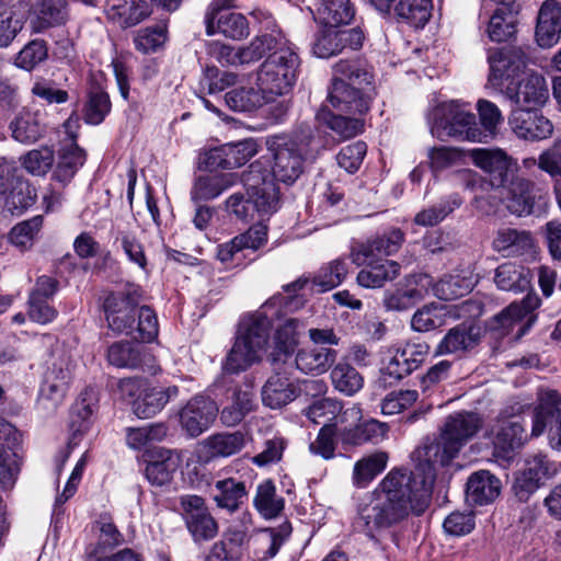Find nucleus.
Masks as SVG:
<instances>
[{
    "label": "nucleus",
    "mask_w": 561,
    "mask_h": 561,
    "mask_svg": "<svg viewBox=\"0 0 561 561\" xmlns=\"http://www.w3.org/2000/svg\"><path fill=\"white\" fill-rule=\"evenodd\" d=\"M481 419L472 412L450 414L439 437L426 443L420 456L424 465L414 471L391 469L357 508L356 525L371 541L404 522L411 514L420 516L428 507L435 481V466H447L481 427Z\"/></svg>",
    "instance_id": "obj_1"
},
{
    "label": "nucleus",
    "mask_w": 561,
    "mask_h": 561,
    "mask_svg": "<svg viewBox=\"0 0 561 561\" xmlns=\"http://www.w3.org/2000/svg\"><path fill=\"white\" fill-rule=\"evenodd\" d=\"M140 299V287L128 285L123 290L111 291L104 299L103 310L113 332L149 343L157 339L159 323L150 307H139Z\"/></svg>",
    "instance_id": "obj_2"
},
{
    "label": "nucleus",
    "mask_w": 561,
    "mask_h": 561,
    "mask_svg": "<svg viewBox=\"0 0 561 561\" xmlns=\"http://www.w3.org/2000/svg\"><path fill=\"white\" fill-rule=\"evenodd\" d=\"M272 322L263 309L244 318L239 327L236 342L224 363L226 373L236 374L260 360L265 348Z\"/></svg>",
    "instance_id": "obj_3"
},
{
    "label": "nucleus",
    "mask_w": 561,
    "mask_h": 561,
    "mask_svg": "<svg viewBox=\"0 0 561 561\" xmlns=\"http://www.w3.org/2000/svg\"><path fill=\"white\" fill-rule=\"evenodd\" d=\"M310 135L300 137L288 135H274L267 138L266 146L273 157V181L294 184L305 170V161L309 156Z\"/></svg>",
    "instance_id": "obj_4"
},
{
    "label": "nucleus",
    "mask_w": 561,
    "mask_h": 561,
    "mask_svg": "<svg viewBox=\"0 0 561 561\" xmlns=\"http://www.w3.org/2000/svg\"><path fill=\"white\" fill-rule=\"evenodd\" d=\"M428 123L432 135L440 140L455 138L461 141L482 142L486 139L476 115L455 101L434 107L428 116Z\"/></svg>",
    "instance_id": "obj_5"
},
{
    "label": "nucleus",
    "mask_w": 561,
    "mask_h": 561,
    "mask_svg": "<svg viewBox=\"0 0 561 561\" xmlns=\"http://www.w3.org/2000/svg\"><path fill=\"white\" fill-rule=\"evenodd\" d=\"M517 162L511 156L499 164L488 176V184L494 190L505 192L506 207L518 217L533 213L536 184L517 174Z\"/></svg>",
    "instance_id": "obj_6"
},
{
    "label": "nucleus",
    "mask_w": 561,
    "mask_h": 561,
    "mask_svg": "<svg viewBox=\"0 0 561 561\" xmlns=\"http://www.w3.org/2000/svg\"><path fill=\"white\" fill-rule=\"evenodd\" d=\"M299 65L298 54L283 41L282 45L261 64L257 70L256 84L273 100L276 96L284 95L294 87Z\"/></svg>",
    "instance_id": "obj_7"
},
{
    "label": "nucleus",
    "mask_w": 561,
    "mask_h": 561,
    "mask_svg": "<svg viewBox=\"0 0 561 561\" xmlns=\"http://www.w3.org/2000/svg\"><path fill=\"white\" fill-rule=\"evenodd\" d=\"M548 432L549 446L561 451V394L557 390H542L533 412L531 437Z\"/></svg>",
    "instance_id": "obj_8"
},
{
    "label": "nucleus",
    "mask_w": 561,
    "mask_h": 561,
    "mask_svg": "<svg viewBox=\"0 0 561 561\" xmlns=\"http://www.w3.org/2000/svg\"><path fill=\"white\" fill-rule=\"evenodd\" d=\"M242 182L250 196L252 210L260 217L271 215L277 209L278 190L270 171L260 161H254L242 174Z\"/></svg>",
    "instance_id": "obj_9"
},
{
    "label": "nucleus",
    "mask_w": 561,
    "mask_h": 561,
    "mask_svg": "<svg viewBox=\"0 0 561 561\" xmlns=\"http://www.w3.org/2000/svg\"><path fill=\"white\" fill-rule=\"evenodd\" d=\"M180 506L185 526L195 542L209 541L217 536L218 523L202 496L182 495Z\"/></svg>",
    "instance_id": "obj_10"
},
{
    "label": "nucleus",
    "mask_w": 561,
    "mask_h": 561,
    "mask_svg": "<svg viewBox=\"0 0 561 561\" xmlns=\"http://www.w3.org/2000/svg\"><path fill=\"white\" fill-rule=\"evenodd\" d=\"M540 306V298L535 293H528L520 302H513L491 322V329L501 335L508 334L517 328L516 339H520L536 321L534 311Z\"/></svg>",
    "instance_id": "obj_11"
},
{
    "label": "nucleus",
    "mask_w": 561,
    "mask_h": 561,
    "mask_svg": "<svg viewBox=\"0 0 561 561\" xmlns=\"http://www.w3.org/2000/svg\"><path fill=\"white\" fill-rule=\"evenodd\" d=\"M364 38V33L359 27L334 30L330 26L316 34L311 50L319 58H330L342 54L347 48L359 49Z\"/></svg>",
    "instance_id": "obj_12"
},
{
    "label": "nucleus",
    "mask_w": 561,
    "mask_h": 561,
    "mask_svg": "<svg viewBox=\"0 0 561 561\" xmlns=\"http://www.w3.org/2000/svg\"><path fill=\"white\" fill-rule=\"evenodd\" d=\"M508 124L517 138L531 142L550 138L554 129L540 108L516 107L511 112Z\"/></svg>",
    "instance_id": "obj_13"
},
{
    "label": "nucleus",
    "mask_w": 561,
    "mask_h": 561,
    "mask_svg": "<svg viewBox=\"0 0 561 561\" xmlns=\"http://www.w3.org/2000/svg\"><path fill=\"white\" fill-rule=\"evenodd\" d=\"M218 412L213 399L195 396L179 412L181 427L190 437H197L210 427Z\"/></svg>",
    "instance_id": "obj_14"
},
{
    "label": "nucleus",
    "mask_w": 561,
    "mask_h": 561,
    "mask_svg": "<svg viewBox=\"0 0 561 561\" xmlns=\"http://www.w3.org/2000/svg\"><path fill=\"white\" fill-rule=\"evenodd\" d=\"M489 82L499 88L504 81L513 79L527 65V56L520 47H503L489 50Z\"/></svg>",
    "instance_id": "obj_15"
},
{
    "label": "nucleus",
    "mask_w": 561,
    "mask_h": 561,
    "mask_svg": "<svg viewBox=\"0 0 561 561\" xmlns=\"http://www.w3.org/2000/svg\"><path fill=\"white\" fill-rule=\"evenodd\" d=\"M373 85L366 87L332 82L328 102L340 112L363 115L369 110L373 100Z\"/></svg>",
    "instance_id": "obj_16"
},
{
    "label": "nucleus",
    "mask_w": 561,
    "mask_h": 561,
    "mask_svg": "<svg viewBox=\"0 0 561 561\" xmlns=\"http://www.w3.org/2000/svg\"><path fill=\"white\" fill-rule=\"evenodd\" d=\"M504 94L523 108H541L549 100L547 81L539 73L527 75L516 85H507Z\"/></svg>",
    "instance_id": "obj_17"
},
{
    "label": "nucleus",
    "mask_w": 561,
    "mask_h": 561,
    "mask_svg": "<svg viewBox=\"0 0 561 561\" xmlns=\"http://www.w3.org/2000/svg\"><path fill=\"white\" fill-rule=\"evenodd\" d=\"M20 444L19 433L13 425L0 422V488L10 490L14 486L20 466L15 453Z\"/></svg>",
    "instance_id": "obj_18"
},
{
    "label": "nucleus",
    "mask_w": 561,
    "mask_h": 561,
    "mask_svg": "<svg viewBox=\"0 0 561 561\" xmlns=\"http://www.w3.org/2000/svg\"><path fill=\"white\" fill-rule=\"evenodd\" d=\"M404 242V232L399 228H391L382 234L366 242H360L352 248L353 263L360 266L370 259L379 255H392L397 253Z\"/></svg>",
    "instance_id": "obj_19"
},
{
    "label": "nucleus",
    "mask_w": 561,
    "mask_h": 561,
    "mask_svg": "<svg viewBox=\"0 0 561 561\" xmlns=\"http://www.w3.org/2000/svg\"><path fill=\"white\" fill-rule=\"evenodd\" d=\"M481 340V328L473 321H466L449 329L437 344L436 355L463 356L472 351Z\"/></svg>",
    "instance_id": "obj_20"
},
{
    "label": "nucleus",
    "mask_w": 561,
    "mask_h": 561,
    "mask_svg": "<svg viewBox=\"0 0 561 561\" xmlns=\"http://www.w3.org/2000/svg\"><path fill=\"white\" fill-rule=\"evenodd\" d=\"M145 474L150 484L163 486L171 482L180 466V457L170 449L156 447L144 455Z\"/></svg>",
    "instance_id": "obj_21"
},
{
    "label": "nucleus",
    "mask_w": 561,
    "mask_h": 561,
    "mask_svg": "<svg viewBox=\"0 0 561 561\" xmlns=\"http://www.w3.org/2000/svg\"><path fill=\"white\" fill-rule=\"evenodd\" d=\"M151 13L147 0H106V18L122 28L136 26Z\"/></svg>",
    "instance_id": "obj_22"
},
{
    "label": "nucleus",
    "mask_w": 561,
    "mask_h": 561,
    "mask_svg": "<svg viewBox=\"0 0 561 561\" xmlns=\"http://www.w3.org/2000/svg\"><path fill=\"white\" fill-rule=\"evenodd\" d=\"M561 35V3L546 0L539 10L536 25V41L542 48L556 45Z\"/></svg>",
    "instance_id": "obj_23"
},
{
    "label": "nucleus",
    "mask_w": 561,
    "mask_h": 561,
    "mask_svg": "<svg viewBox=\"0 0 561 561\" xmlns=\"http://www.w3.org/2000/svg\"><path fill=\"white\" fill-rule=\"evenodd\" d=\"M256 407L255 393L251 383L236 386L232 390L229 404L220 412V422L228 427L241 423Z\"/></svg>",
    "instance_id": "obj_24"
},
{
    "label": "nucleus",
    "mask_w": 561,
    "mask_h": 561,
    "mask_svg": "<svg viewBox=\"0 0 561 561\" xmlns=\"http://www.w3.org/2000/svg\"><path fill=\"white\" fill-rule=\"evenodd\" d=\"M72 124L71 117L65 123V127L70 134V142L61 148L54 172V178L64 184L68 183L85 162V151L77 145L76 135L70 131Z\"/></svg>",
    "instance_id": "obj_25"
},
{
    "label": "nucleus",
    "mask_w": 561,
    "mask_h": 561,
    "mask_svg": "<svg viewBox=\"0 0 561 561\" xmlns=\"http://www.w3.org/2000/svg\"><path fill=\"white\" fill-rule=\"evenodd\" d=\"M501 492V481L486 470L472 473L467 482L466 500L474 505L492 503Z\"/></svg>",
    "instance_id": "obj_26"
},
{
    "label": "nucleus",
    "mask_w": 561,
    "mask_h": 561,
    "mask_svg": "<svg viewBox=\"0 0 561 561\" xmlns=\"http://www.w3.org/2000/svg\"><path fill=\"white\" fill-rule=\"evenodd\" d=\"M337 352L327 346H308L300 348L295 357L297 369L306 375L320 376L334 364Z\"/></svg>",
    "instance_id": "obj_27"
},
{
    "label": "nucleus",
    "mask_w": 561,
    "mask_h": 561,
    "mask_svg": "<svg viewBox=\"0 0 561 561\" xmlns=\"http://www.w3.org/2000/svg\"><path fill=\"white\" fill-rule=\"evenodd\" d=\"M519 5L515 1L500 4L490 16L486 33L492 42L501 43L510 39L517 31Z\"/></svg>",
    "instance_id": "obj_28"
},
{
    "label": "nucleus",
    "mask_w": 561,
    "mask_h": 561,
    "mask_svg": "<svg viewBox=\"0 0 561 561\" xmlns=\"http://www.w3.org/2000/svg\"><path fill=\"white\" fill-rule=\"evenodd\" d=\"M492 248L505 256H519L534 248V239L529 231L501 228L492 241Z\"/></svg>",
    "instance_id": "obj_29"
},
{
    "label": "nucleus",
    "mask_w": 561,
    "mask_h": 561,
    "mask_svg": "<svg viewBox=\"0 0 561 561\" xmlns=\"http://www.w3.org/2000/svg\"><path fill=\"white\" fill-rule=\"evenodd\" d=\"M302 323L295 318L286 319L276 330L274 336V350L270 358L274 366L286 364L287 359L294 354L298 344V330Z\"/></svg>",
    "instance_id": "obj_30"
},
{
    "label": "nucleus",
    "mask_w": 561,
    "mask_h": 561,
    "mask_svg": "<svg viewBox=\"0 0 561 561\" xmlns=\"http://www.w3.org/2000/svg\"><path fill=\"white\" fill-rule=\"evenodd\" d=\"M179 396V388H148L134 401V412L140 419H149L158 414L167 403Z\"/></svg>",
    "instance_id": "obj_31"
},
{
    "label": "nucleus",
    "mask_w": 561,
    "mask_h": 561,
    "mask_svg": "<svg viewBox=\"0 0 561 561\" xmlns=\"http://www.w3.org/2000/svg\"><path fill=\"white\" fill-rule=\"evenodd\" d=\"M247 496L245 483L234 478L218 480L213 488V500L216 505L230 513L238 511Z\"/></svg>",
    "instance_id": "obj_32"
},
{
    "label": "nucleus",
    "mask_w": 561,
    "mask_h": 561,
    "mask_svg": "<svg viewBox=\"0 0 561 561\" xmlns=\"http://www.w3.org/2000/svg\"><path fill=\"white\" fill-rule=\"evenodd\" d=\"M298 396L293 382L279 373L271 376L262 388V402L271 409H279Z\"/></svg>",
    "instance_id": "obj_33"
},
{
    "label": "nucleus",
    "mask_w": 561,
    "mask_h": 561,
    "mask_svg": "<svg viewBox=\"0 0 561 561\" xmlns=\"http://www.w3.org/2000/svg\"><path fill=\"white\" fill-rule=\"evenodd\" d=\"M245 443L243 433H218L205 438L201 446L206 458H226L239 453Z\"/></svg>",
    "instance_id": "obj_34"
},
{
    "label": "nucleus",
    "mask_w": 561,
    "mask_h": 561,
    "mask_svg": "<svg viewBox=\"0 0 561 561\" xmlns=\"http://www.w3.org/2000/svg\"><path fill=\"white\" fill-rule=\"evenodd\" d=\"M367 266L357 274V283L366 288H379L386 282L393 280L400 273V264L392 260L374 262L368 260Z\"/></svg>",
    "instance_id": "obj_35"
},
{
    "label": "nucleus",
    "mask_w": 561,
    "mask_h": 561,
    "mask_svg": "<svg viewBox=\"0 0 561 561\" xmlns=\"http://www.w3.org/2000/svg\"><path fill=\"white\" fill-rule=\"evenodd\" d=\"M530 279L529 270L515 263H504L495 270L494 282L501 290L524 293L530 287Z\"/></svg>",
    "instance_id": "obj_36"
},
{
    "label": "nucleus",
    "mask_w": 561,
    "mask_h": 561,
    "mask_svg": "<svg viewBox=\"0 0 561 561\" xmlns=\"http://www.w3.org/2000/svg\"><path fill=\"white\" fill-rule=\"evenodd\" d=\"M35 20L33 27L42 32L48 27L65 24L68 19L65 0H37L34 5Z\"/></svg>",
    "instance_id": "obj_37"
},
{
    "label": "nucleus",
    "mask_w": 561,
    "mask_h": 561,
    "mask_svg": "<svg viewBox=\"0 0 561 561\" xmlns=\"http://www.w3.org/2000/svg\"><path fill=\"white\" fill-rule=\"evenodd\" d=\"M99 404V393L94 388H85L72 405L70 426L75 433L85 432Z\"/></svg>",
    "instance_id": "obj_38"
},
{
    "label": "nucleus",
    "mask_w": 561,
    "mask_h": 561,
    "mask_svg": "<svg viewBox=\"0 0 561 561\" xmlns=\"http://www.w3.org/2000/svg\"><path fill=\"white\" fill-rule=\"evenodd\" d=\"M148 354L145 347L128 341L113 343L107 348V360L118 368H141Z\"/></svg>",
    "instance_id": "obj_39"
},
{
    "label": "nucleus",
    "mask_w": 561,
    "mask_h": 561,
    "mask_svg": "<svg viewBox=\"0 0 561 561\" xmlns=\"http://www.w3.org/2000/svg\"><path fill=\"white\" fill-rule=\"evenodd\" d=\"M225 101L232 111L253 112L273 101V99L270 98V94L260 89V87H242L226 93Z\"/></svg>",
    "instance_id": "obj_40"
},
{
    "label": "nucleus",
    "mask_w": 561,
    "mask_h": 561,
    "mask_svg": "<svg viewBox=\"0 0 561 561\" xmlns=\"http://www.w3.org/2000/svg\"><path fill=\"white\" fill-rule=\"evenodd\" d=\"M453 308L442 304L423 306L411 319V327L417 332H427L446 324L447 318H457Z\"/></svg>",
    "instance_id": "obj_41"
},
{
    "label": "nucleus",
    "mask_w": 561,
    "mask_h": 561,
    "mask_svg": "<svg viewBox=\"0 0 561 561\" xmlns=\"http://www.w3.org/2000/svg\"><path fill=\"white\" fill-rule=\"evenodd\" d=\"M111 100L107 92L95 80H91L84 105V121L91 125L101 124L111 111Z\"/></svg>",
    "instance_id": "obj_42"
},
{
    "label": "nucleus",
    "mask_w": 561,
    "mask_h": 561,
    "mask_svg": "<svg viewBox=\"0 0 561 561\" xmlns=\"http://www.w3.org/2000/svg\"><path fill=\"white\" fill-rule=\"evenodd\" d=\"M232 174L202 175L195 179L191 190V198L195 204L209 201L219 196L224 191L232 186Z\"/></svg>",
    "instance_id": "obj_43"
},
{
    "label": "nucleus",
    "mask_w": 561,
    "mask_h": 561,
    "mask_svg": "<svg viewBox=\"0 0 561 561\" xmlns=\"http://www.w3.org/2000/svg\"><path fill=\"white\" fill-rule=\"evenodd\" d=\"M253 505L264 518L272 519L280 515L285 501L277 494L274 482L267 479L257 484Z\"/></svg>",
    "instance_id": "obj_44"
},
{
    "label": "nucleus",
    "mask_w": 561,
    "mask_h": 561,
    "mask_svg": "<svg viewBox=\"0 0 561 561\" xmlns=\"http://www.w3.org/2000/svg\"><path fill=\"white\" fill-rule=\"evenodd\" d=\"M528 440L525 425L519 417L499 421L494 444L504 451L520 448Z\"/></svg>",
    "instance_id": "obj_45"
},
{
    "label": "nucleus",
    "mask_w": 561,
    "mask_h": 561,
    "mask_svg": "<svg viewBox=\"0 0 561 561\" xmlns=\"http://www.w3.org/2000/svg\"><path fill=\"white\" fill-rule=\"evenodd\" d=\"M330 378L335 390L352 397L364 386V377L346 360H340L330 373Z\"/></svg>",
    "instance_id": "obj_46"
},
{
    "label": "nucleus",
    "mask_w": 561,
    "mask_h": 561,
    "mask_svg": "<svg viewBox=\"0 0 561 561\" xmlns=\"http://www.w3.org/2000/svg\"><path fill=\"white\" fill-rule=\"evenodd\" d=\"M332 82L371 85L373 75L359 59H341L333 66Z\"/></svg>",
    "instance_id": "obj_47"
},
{
    "label": "nucleus",
    "mask_w": 561,
    "mask_h": 561,
    "mask_svg": "<svg viewBox=\"0 0 561 561\" xmlns=\"http://www.w3.org/2000/svg\"><path fill=\"white\" fill-rule=\"evenodd\" d=\"M388 430L389 427L386 423L370 419L345 430L342 439L344 444L354 446L368 442L379 443L386 437Z\"/></svg>",
    "instance_id": "obj_48"
},
{
    "label": "nucleus",
    "mask_w": 561,
    "mask_h": 561,
    "mask_svg": "<svg viewBox=\"0 0 561 561\" xmlns=\"http://www.w3.org/2000/svg\"><path fill=\"white\" fill-rule=\"evenodd\" d=\"M462 199L458 194H451L442 198L437 204L420 210L413 221L417 226L433 227L442 222L449 214L459 208Z\"/></svg>",
    "instance_id": "obj_49"
},
{
    "label": "nucleus",
    "mask_w": 561,
    "mask_h": 561,
    "mask_svg": "<svg viewBox=\"0 0 561 561\" xmlns=\"http://www.w3.org/2000/svg\"><path fill=\"white\" fill-rule=\"evenodd\" d=\"M388 462V454L377 451L355 462L353 469V483L357 488H366L380 472L385 470Z\"/></svg>",
    "instance_id": "obj_50"
},
{
    "label": "nucleus",
    "mask_w": 561,
    "mask_h": 561,
    "mask_svg": "<svg viewBox=\"0 0 561 561\" xmlns=\"http://www.w3.org/2000/svg\"><path fill=\"white\" fill-rule=\"evenodd\" d=\"M10 129L16 141L26 145L37 141L44 134L38 115L30 111L21 112L10 123Z\"/></svg>",
    "instance_id": "obj_51"
},
{
    "label": "nucleus",
    "mask_w": 561,
    "mask_h": 561,
    "mask_svg": "<svg viewBox=\"0 0 561 561\" xmlns=\"http://www.w3.org/2000/svg\"><path fill=\"white\" fill-rule=\"evenodd\" d=\"M318 15L322 24L337 27L348 24L354 19L355 10L350 0H323Z\"/></svg>",
    "instance_id": "obj_52"
},
{
    "label": "nucleus",
    "mask_w": 561,
    "mask_h": 561,
    "mask_svg": "<svg viewBox=\"0 0 561 561\" xmlns=\"http://www.w3.org/2000/svg\"><path fill=\"white\" fill-rule=\"evenodd\" d=\"M347 275V264L336 259L322 266L311 280V288L317 293H325L337 287Z\"/></svg>",
    "instance_id": "obj_53"
},
{
    "label": "nucleus",
    "mask_w": 561,
    "mask_h": 561,
    "mask_svg": "<svg viewBox=\"0 0 561 561\" xmlns=\"http://www.w3.org/2000/svg\"><path fill=\"white\" fill-rule=\"evenodd\" d=\"M284 39L273 34L256 36L251 43L238 49L239 65H249L260 60L265 54L268 55L282 45Z\"/></svg>",
    "instance_id": "obj_54"
},
{
    "label": "nucleus",
    "mask_w": 561,
    "mask_h": 561,
    "mask_svg": "<svg viewBox=\"0 0 561 561\" xmlns=\"http://www.w3.org/2000/svg\"><path fill=\"white\" fill-rule=\"evenodd\" d=\"M431 0H400L394 7L399 19L414 27H423L431 18Z\"/></svg>",
    "instance_id": "obj_55"
},
{
    "label": "nucleus",
    "mask_w": 561,
    "mask_h": 561,
    "mask_svg": "<svg viewBox=\"0 0 561 561\" xmlns=\"http://www.w3.org/2000/svg\"><path fill=\"white\" fill-rule=\"evenodd\" d=\"M522 469L533 479H537V482L542 486L546 481L553 479L560 472L561 466L551 460L548 455L537 453L526 458Z\"/></svg>",
    "instance_id": "obj_56"
},
{
    "label": "nucleus",
    "mask_w": 561,
    "mask_h": 561,
    "mask_svg": "<svg viewBox=\"0 0 561 561\" xmlns=\"http://www.w3.org/2000/svg\"><path fill=\"white\" fill-rule=\"evenodd\" d=\"M231 39H242L249 35L247 18L241 13L222 12L215 20V33Z\"/></svg>",
    "instance_id": "obj_57"
},
{
    "label": "nucleus",
    "mask_w": 561,
    "mask_h": 561,
    "mask_svg": "<svg viewBox=\"0 0 561 561\" xmlns=\"http://www.w3.org/2000/svg\"><path fill=\"white\" fill-rule=\"evenodd\" d=\"M168 433L163 423H153L142 427H128L126 430L127 445L133 449H140L151 442L162 440Z\"/></svg>",
    "instance_id": "obj_58"
},
{
    "label": "nucleus",
    "mask_w": 561,
    "mask_h": 561,
    "mask_svg": "<svg viewBox=\"0 0 561 561\" xmlns=\"http://www.w3.org/2000/svg\"><path fill=\"white\" fill-rule=\"evenodd\" d=\"M474 284L471 277L449 275L436 284L435 290L439 299L454 300L469 294Z\"/></svg>",
    "instance_id": "obj_59"
},
{
    "label": "nucleus",
    "mask_w": 561,
    "mask_h": 561,
    "mask_svg": "<svg viewBox=\"0 0 561 561\" xmlns=\"http://www.w3.org/2000/svg\"><path fill=\"white\" fill-rule=\"evenodd\" d=\"M318 117L323 119L328 127L339 135L341 139L355 137L364 129V123L359 118L332 114L329 112H322Z\"/></svg>",
    "instance_id": "obj_60"
},
{
    "label": "nucleus",
    "mask_w": 561,
    "mask_h": 561,
    "mask_svg": "<svg viewBox=\"0 0 561 561\" xmlns=\"http://www.w3.org/2000/svg\"><path fill=\"white\" fill-rule=\"evenodd\" d=\"M22 167L32 175H45L54 164V151L48 147L33 149L20 158Z\"/></svg>",
    "instance_id": "obj_61"
},
{
    "label": "nucleus",
    "mask_w": 561,
    "mask_h": 561,
    "mask_svg": "<svg viewBox=\"0 0 561 561\" xmlns=\"http://www.w3.org/2000/svg\"><path fill=\"white\" fill-rule=\"evenodd\" d=\"M342 404L332 398L316 400L306 409V416L314 424L332 425L331 422L339 415Z\"/></svg>",
    "instance_id": "obj_62"
},
{
    "label": "nucleus",
    "mask_w": 561,
    "mask_h": 561,
    "mask_svg": "<svg viewBox=\"0 0 561 561\" xmlns=\"http://www.w3.org/2000/svg\"><path fill=\"white\" fill-rule=\"evenodd\" d=\"M75 363L65 351H58L54 355L51 364L47 367L44 377L69 389L73 377Z\"/></svg>",
    "instance_id": "obj_63"
},
{
    "label": "nucleus",
    "mask_w": 561,
    "mask_h": 561,
    "mask_svg": "<svg viewBox=\"0 0 561 561\" xmlns=\"http://www.w3.org/2000/svg\"><path fill=\"white\" fill-rule=\"evenodd\" d=\"M167 39V28L154 25L141 28L134 37L135 48L142 54L156 53Z\"/></svg>",
    "instance_id": "obj_64"
}]
</instances>
